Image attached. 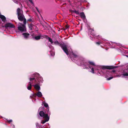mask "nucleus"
Here are the masks:
<instances>
[{
    "label": "nucleus",
    "mask_w": 128,
    "mask_h": 128,
    "mask_svg": "<svg viewBox=\"0 0 128 128\" xmlns=\"http://www.w3.org/2000/svg\"><path fill=\"white\" fill-rule=\"evenodd\" d=\"M30 82H28V86L27 87V89L28 90H30L32 88V84L33 83V81H34V83H36V80L39 82H42L43 81L42 77L40 76L39 74L38 73H36L34 74V78H29Z\"/></svg>",
    "instance_id": "obj_1"
},
{
    "label": "nucleus",
    "mask_w": 128,
    "mask_h": 128,
    "mask_svg": "<svg viewBox=\"0 0 128 128\" xmlns=\"http://www.w3.org/2000/svg\"><path fill=\"white\" fill-rule=\"evenodd\" d=\"M18 18V20L21 21H24L23 22L24 24H26V20L25 18V17L23 14V12L20 8H18L17 10Z\"/></svg>",
    "instance_id": "obj_2"
},
{
    "label": "nucleus",
    "mask_w": 128,
    "mask_h": 128,
    "mask_svg": "<svg viewBox=\"0 0 128 128\" xmlns=\"http://www.w3.org/2000/svg\"><path fill=\"white\" fill-rule=\"evenodd\" d=\"M54 44L58 45L60 46L64 52L67 55L69 54L67 48V46L64 44H60L58 41L54 42Z\"/></svg>",
    "instance_id": "obj_3"
},
{
    "label": "nucleus",
    "mask_w": 128,
    "mask_h": 128,
    "mask_svg": "<svg viewBox=\"0 0 128 128\" xmlns=\"http://www.w3.org/2000/svg\"><path fill=\"white\" fill-rule=\"evenodd\" d=\"M49 109L48 108L46 110V111H40L39 112V114L40 116L42 117L45 120L48 121L50 117L48 116L49 113Z\"/></svg>",
    "instance_id": "obj_4"
},
{
    "label": "nucleus",
    "mask_w": 128,
    "mask_h": 128,
    "mask_svg": "<svg viewBox=\"0 0 128 128\" xmlns=\"http://www.w3.org/2000/svg\"><path fill=\"white\" fill-rule=\"evenodd\" d=\"M118 68L117 66H102V68L103 69H108L109 70H111L113 69H115Z\"/></svg>",
    "instance_id": "obj_5"
},
{
    "label": "nucleus",
    "mask_w": 128,
    "mask_h": 128,
    "mask_svg": "<svg viewBox=\"0 0 128 128\" xmlns=\"http://www.w3.org/2000/svg\"><path fill=\"white\" fill-rule=\"evenodd\" d=\"M3 27H5L6 28H7L8 27L11 28H15L14 25L11 23H7Z\"/></svg>",
    "instance_id": "obj_6"
},
{
    "label": "nucleus",
    "mask_w": 128,
    "mask_h": 128,
    "mask_svg": "<svg viewBox=\"0 0 128 128\" xmlns=\"http://www.w3.org/2000/svg\"><path fill=\"white\" fill-rule=\"evenodd\" d=\"M37 80H36V83H36V84L34 85H33V86L36 90L38 91L40 90V87L39 85V83H38L37 82Z\"/></svg>",
    "instance_id": "obj_7"
},
{
    "label": "nucleus",
    "mask_w": 128,
    "mask_h": 128,
    "mask_svg": "<svg viewBox=\"0 0 128 128\" xmlns=\"http://www.w3.org/2000/svg\"><path fill=\"white\" fill-rule=\"evenodd\" d=\"M79 14H80L81 18L83 20H85L86 19V16L83 12H81Z\"/></svg>",
    "instance_id": "obj_8"
},
{
    "label": "nucleus",
    "mask_w": 128,
    "mask_h": 128,
    "mask_svg": "<svg viewBox=\"0 0 128 128\" xmlns=\"http://www.w3.org/2000/svg\"><path fill=\"white\" fill-rule=\"evenodd\" d=\"M18 29L20 31L23 32L26 31V28H24L21 26H19L18 27Z\"/></svg>",
    "instance_id": "obj_9"
},
{
    "label": "nucleus",
    "mask_w": 128,
    "mask_h": 128,
    "mask_svg": "<svg viewBox=\"0 0 128 128\" xmlns=\"http://www.w3.org/2000/svg\"><path fill=\"white\" fill-rule=\"evenodd\" d=\"M24 38L26 39H27L29 37L30 34L28 33H24L22 34Z\"/></svg>",
    "instance_id": "obj_10"
},
{
    "label": "nucleus",
    "mask_w": 128,
    "mask_h": 128,
    "mask_svg": "<svg viewBox=\"0 0 128 128\" xmlns=\"http://www.w3.org/2000/svg\"><path fill=\"white\" fill-rule=\"evenodd\" d=\"M0 18L2 19L3 22H5L6 21V18L4 16L0 14Z\"/></svg>",
    "instance_id": "obj_11"
},
{
    "label": "nucleus",
    "mask_w": 128,
    "mask_h": 128,
    "mask_svg": "<svg viewBox=\"0 0 128 128\" xmlns=\"http://www.w3.org/2000/svg\"><path fill=\"white\" fill-rule=\"evenodd\" d=\"M83 65L86 67V68L88 67H89L90 68H91V67L89 65L88 62H84V63Z\"/></svg>",
    "instance_id": "obj_12"
},
{
    "label": "nucleus",
    "mask_w": 128,
    "mask_h": 128,
    "mask_svg": "<svg viewBox=\"0 0 128 128\" xmlns=\"http://www.w3.org/2000/svg\"><path fill=\"white\" fill-rule=\"evenodd\" d=\"M41 37H42V36H36L34 37H33V38L35 39L36 40H40V38Z\"/></svg>",
    "instance_id": "obj_13"
},
{
    "label": "nucleus",
    "mask_w": 128,
    "mask_h": 128,
    "mask_svg": "<svg viewBox=\"0 0 128 128\" xmlns=\"http://www.w3.org/2000/svg\"><path fill=\"white\" fill-rule=\"evenodd\" d=\"M36 94L37 96L39 98H40L42 97V96L41 92L40 91L38 92L37 94Z\"/></svg>",
    "instance_id": "obj_14"
},
{
    "label": "nucleus",
    "mask_w": 128,
    "mask_h": 128,
    "mask_svg": "<svg viewBox=\"0 0 128 128\" xmlns=\"http://www.w3.org/2000/svg\"><path fill=\"white\" fill-rule=\"evenodd\" d=\"M43 104H44V106L46 108V109L48 108L49 109V107L48 106V104L44 102H43Z\"/></svg>",
    "instance_id": "obj_15"
},
{
    "label": "nucleus",
    "mask_w": 128,
    "mask_h": 128,
    "mask_svg": "<svg viewBox=\"0 0 128 128\" xmlns=\"http://www.w3.org/2000/svg\"><path fill=\"white\" fill-rule=\"evenodd\" d=\"M33 26H34L32 24H30L29 25V28L30 30H32Z\"/></svg>",
    "instance_id": "obj_16"
},
{
    "label": "nucleus",
    "mask_w": 128,
    "mask_h": 128,
    "mask_svg": "<svg viewBox=\"0 0 128 128\" xmlns=\"http://www.w3.org/2000/svg\"><path fill=\"white\" fill-rule=\"evenodd\" d=\"M44 109V107L42 106H41L40 107L38 110V112L40 111L39 112H40V111H43V110Z\"/></svg>",
    "instance_id": "obj_17"
},
{
    "label": "nucleus",
    "mask_w": 128,
    "mask_h": 128,
    "mask_svg": "<svg viewBox=\"0 0 128 128\" xmlns=\"http://www.w3.org/2000/svg\"><path fill=\"white\" fill-rule=\"evenodd\" d=\"M88 63L89 64H90L93 66H95L94 63L93 62L89 61L88 62Z\"/></svg>",
    "instance_id": "obj_18"
},
{
    "label": "nucleus",
    "mask_w": 128,
    "mask_h": 128,
    "mask_svg": "<svg viewBox=\"0 0 128 128\" xmlns=\"http://www.w3.org/2000/svg\"><path fill=\"white\" fill-rule=\"evenodd\" d=\"M72 11L73 12L75 13L76 14H80L79 12L78 11L74 10H73Z\"/></svg>",
    "instance_id": "obj_19"
},
{
    "label": "nucleus",
    "mask_w": 128,
    "mask_h": 128,
    "mask_svg": "<svg viewBox=\"0 0 128 128\" xmlns=\"http://www.w3.org/2000/svg\"><path fill=\"white\" fill-rule=\"evenodd\" d=\"M122 75L124 76H128V73L127 72H124L122 74Z\"/></svg>",
    "instance_id": "obj_20"
},
{
    "label": "nucleus",
    "mask_w": 128,
    "mask_h": 128,
    "mask_svg": "<svg viewBox=\"0 0 128 128\" xmlns=\"http://www.w3.org/2000/svg\"><path fill=\"white\" fill-rule=\"evenodd\" d=\"M48 121L46 120H42V121L41 122V123L42 124H44L46 122H48Z\"/></svg>",
    "instance_id": "obj_21"
},
{
    "label": "nucleus",
    "mask_w": 128,
    "mask_h": 128,
    "mask_svg": "<svg viewBox=\"0 0 128 128\" xmlns=\"http://www.w3.org/2000/svg\"><path fill=\"white\" fill-rule=\"evenodd\" d=\"M48 40H49V41L51 43H53V42H52V39L51 38H48Z\"/></svg>",
    "instance_id": "obj_22"
},
{
    "label": "nucleus",
    "mask_w": 128,
    "mask_h": 128,
    "mask_svg": "<svg viewBox=\"0 0 128 128\" xmlns=\"http://www.w3.org/2000/svg\"><path fill=\"white\" fill-rule=\"evenodd\" d=\"M36 96H37L36 94H34L32 96V98H34L36 97Z\"/></svg>",
    "instance_id": "obj_23"
},
{
    "label": "nucleus",
    "mask_w": 128,
    "mask_h": 128,
    "mask_svg": "<svg viewBox=\"0 0 128 128\" xmlns=\"http://www.w3.org/2000/svg\"><path fill=\"white\" fill-rule=\"evenodd\" d=\"M36 126L37 128H39V127H40V126L38 123H36Z\"/></svg>",
    "instance_id": "obj_24"
},
{
    "label": "nucleus",
    "mask_w": 128,
    "mask_h": 128,
    "mask_svg": "<svg viewBox=\"0 0 128 128\" xmlns=\"http://www.w3.org/2000/svg\"><path fill=\"white\" fill-rule=\"evenodd\" d=\"M72 55H73V56H74V58H77L78 57L77 55H76L74 53H72Z\"/></svg>",
    "instance_id": "obj_25"
},
{
    "label": "nucleus",
    "mask_w": 128,
    "mask_h": 128,
    "mask_svg": "<svg viewBox=\"0 0 128 128\" xmlns=\"http://www.w3.org/2000/svg\"><path fill=\"white\" fill-rule=\"evenodd\" d=\"M7 121L8 122V123H10L12 122V120H7Z\"/></svg>",
    "instance_id": "obj_26"
},
{
    "label": "nucleus",
    "mask_w": 128,
    "mask_h": 128,
    "mask_svg": "<svg viewBox=\"0 0 128 128\" xmlns=\"http://www.w3.org/2000/svg\"><path fill=\"white\" fill-rule=\"evenodd\" d=\"M44 38H46L47 39H48V38L50 37H48V36L46 35L44 36Z\"/></svg>",
    "instance_id": "obj_27"
},
{
    "label": "nucleus",
    "mask_w": 128,
    "mask_h": 128,
    "mask_svg": "<svg viewBox=\"0 0 128 128\" xmlns=\"http://www.w3.org/2000/svg\"><path fill=\"white\" fill-rule=\"evenodd\" d=\"M24 24H24H22V27L23 28H26V26H25V24Z\"/></svg>",
    "instance_id": "obj_28"
},
{
    "label": "nucleus",
    "mask_w": 128,
    "mask_h": 128,
    "mask_svg": "<svg viewBox=\"0 0 128 128\" xmlns=\"http://www.w3.org/2000/svg\"><path fill=\"white\" fill-rule=\"evenodd\" d=\"M113 78V77H110L107 79L108 80H110Z\"/></svg>",
    "instance_id": "obj_29"
},
{
    "label": "nucleus",
    "mask_w": 128,
    "mask_h": 128,
    "mask_svg": "<svg viewBox=\"0 0 128 128\" xmlns=\"http://www.w3.org/2000/svg\"><path fill=\"white\" fill-rule=\"evenodd\" d=\"M92 71V72L93 74L94 73V69L93 68H92L91 69Z\"/></svg>",
    "instance_id": "obj_30"
},
{
    "label": "nucleus",
    "mask_w": 128,
    "mask_h": 128,
    "mask_svg": "<svg viewBox=\"0 0 128 128\" xmlns=\"http://www.w3.org/2000/svg\"><path fill=\"white\" fill-rule=\"evenodd\" d=\"M27 21L31 22L32 21V20L30 18Z\"/></svg>",
    "instance_id": "obj_31"
},
{
    "label": "nucleus",
    "mask_w": 128,
    "mask_h": 128,
    "mask_svg": "<svg viewBox=\"0 0 128 128\" xmlns=\"http://www.w3.org/2000/svg\"><path fill=\"white\" fill-rule=\"evenodd\" d=\"M96 44H97V45H100V42H96Z\"/></svg>",
    "instance_id": "obj_32"
},
{
    "label": "nucleus",
    "mask_w": 128,
    "mask_h": 128,
    "mask_svg": "<svg viewBox=\"0 0 128 128\" xmlns=\"http://www.w3.org/2000/svg\"><path fill=\"white\" fill-rule=\"evenodd\" d=\"M28 0L32 4H33L34 3L32 1V0Z\"/></svg>",
    "instance_id": "obj_33"
},
{
    "label": "nucleus",
    "mask_w": 128,
    "mask_h": 128,
    "mask_svg": "<svg viewBox=\"0 0 128 128\" xmlns=\"http://www.w3.org/2000/svg\"><path fill=\"white\" fill-rule=\"evenodd\" d=\"M112 72H116V70H112Z\"/></svg>",
    "instance_id": "obj_34"
},
{
    "label": "nucleus",
    "mask_w": 128,
    "mask_h": 128,
    "mask_svg": "<svg viewBox=\"0 0 128 128\" xmlns=\"http://www.w3.org/2000/svg\"><path fill=\"white\" fill-rule=\"evenodd\" d=\"M36 10H37V11L39 12L38 11V8H37V7H36Z\"/></svg>",
    "instance_id": "obj_35"
},
{
    "label": "nucleus",
    "mask_w": 128,
    "mask_h": 128,
    "mask_svg": "<svg viewBox=\"0 0 128 128\" xmlns=\"http://www.w3.org/2000/svg\"><path fill=\"white\" fill-rule=\"evenodd\" d=\"M66 29H67L68 28V27L67 26H66Z\"/></svg>",
    "instance_id": "obj_36"
},
{
    "label": "nucleus",
    "mask_w": 128,
    "mask_h": 128,
    "mask_svg": "<svg viewBox=\"0 0 128 128\" xmlns=\"http://www.w3.org/2000/svg\"><path fill=\"white\" fill-rule=\"evenodd\" d=\"M39 128H43L41 126H40V127H39Z\"/></svg>",
    "instance_id": "obj_37"
},
{
    "label": "nucleus",
    "mask_w": 128,
    "mask_h": 128,
    "mask_svg": "<svg viewBox=\"0 0 128 128\" xmlns=\"http://www.w3.org/2000/svg\"><path fill=\"white\" fill-rule=\"evenodd\" d=\"M126 56L127 57H128V56L126 55Z\"/></svg>",
    "instance_id": "obj_38"
},
{
    "label": "nucleus",
    "mask_w": 128,
    "mask_h": 128,
    "mask_svg": "<svg viewBox=\"0 0 128 128\" xmlns=\"http://www.w3.org/2000/svg\"><path fill=\"white\" fill-rule=\"evenodd\" d=\"M50 53L51 54V55H52V54H51V52Z\"/></svg>",
    "instance_id": "obj_39"
}]
</instances>
